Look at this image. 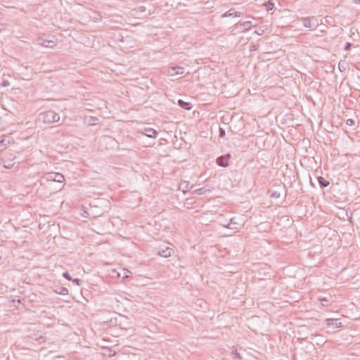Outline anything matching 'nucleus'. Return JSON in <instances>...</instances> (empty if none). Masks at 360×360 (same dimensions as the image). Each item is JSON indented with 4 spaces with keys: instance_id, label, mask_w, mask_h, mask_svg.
I'll return each mask as SVG.
<instances>
[{
    "instance_id": "1",
    "label": "nucleus",
    "mask_w": 360,
    "mask_h": 360,
    "mask_svg": "<svg viewBox=\"0 0 360 360\" xmlns=\"http://www.w3.org/2000/svg\"><path fill=\"white\" fill-rule=\"evenodd\" d=\"M39 120L44 124H53L60 120V115L53 110H48L39 114Z\"/></svg>"
},
{
    "instance_id": "2",
    "label": "nucleus",
    "mask_w": 360,
    "mask_h": 360,
    "mask_svg": "<svg viewBox=\"0 0 360 360\" xmlns=\"http://www.w3.org/2000/svg\"><path fill=\"white\" fill-rule=\"evenodd\" d=\"M44 180L62 183L65 180L64 176L60 173L50 172L46 174Z\"/></svg>"
},
{
    "instance_id": "3",
    "label": "nucleus",
    "mask_w": 360,
    "mask_h": 360,
    "mask_svg": "<svg viewBox=\"0 0 360 360\" xmlns=\"http://www.w3.org/2000/svg\"><path fill=\"white\" fill-rule=\"evenodd\" d=\"M301 20L302 22L303 25L305 27L311 28L313 27H316L318 25L317 20L315 17L312 18H302Z\"/></svg>"
},
{
    "instance_id": "4",
    "label": "nucleus",
    "mask_w": 360,
    "mask_h": 360,
    "mask_svg": "<svg viewBox=\"0 0 360 360\" xmlns=\"http://www.w3.org/2000/svg\"><path fill=\"white\" fill-rule=\"evenodd\" d=\"M231 158L230 154L221 155L217 158V163L221 167H226L229 165V159Z\"/></svg>"
},
{
    "instance_id": "5",
    "label": "nucleus",
    "mask_w": 360,
    "mask_h": 360,
    "mask_svg": "<svg viewBox=\"0 0 360 360\" xmlns=\"http://www.w3.org/2000/svg\"><path fill=\"white\" fill-rule=\"evenodd\" d=\"M37 44L41 46L47 47V48H53L56 46V42L53 40L44 39L42 38H39L37 39Z\"/></svg>"
},
{
    "instance_id": "6",
    "label": "nucleus",
    "mask_w": 360,
    "mask_h": 360,
    "mask_svg": "<svg viewBox=\"0 0 360 360\" xmlns=\"http://www.w3.org/2000/svg\"><path fill=\"white\" fill-rule=\"evenodd\" d=\"M167 73L170 76H174L177 75H182L184 73V68L182 67H171L168 69Z\"/></svg>"
},
{
    "instance_id": "7",
    "label": "nucleus",
    "mask_w": 360,
    "mask_h": 360,
    "mask_svg": "<svg viewBox=\"0 0 360 360\" xmlns=\"http://www.w3.org/2000/svg\"><path fill=\"white\" fill-rule=\"evenodd\" d=\"M173 253H174V250L172 248L166 247L165 248H163L158 252V255H160L162 257H169Z\"/></svg>"
},
{
    "instance_id": "8",
    "label": "nucleus",
    "mask_w": 360,
    "mask_h": 360,
    "mask_svg": "<svg viewBox=\"0 0 360 360\" xmlns=\"http://www.w3.org/2000/svg\"><path fill=\"white\" fill-rule=\"evenodd\" d=\"M102 141L103 143H108L110 145V147L112 148L117 144V141L110 136H104L102 138Z\"/></svg>"
},
{
    "instance_id": "9",
    "label": "nucleus",
    "mask_w": 360,
    "mask_h": 360,
    "mask_svg": "<svg viewBox=\"0 0 360 360\" xmlns=\"http://www.w3.org/2000/svg\"><path fill=\"white\" fill-rule=\"evenodd\" d=\"M178 104L181 108H182L185 110H191L193 107V105L191 103L184 101L181 99H179L178 101Z\"/></svg>"
},
{
    "instance_id": "10",
    "label": "nucleus",
    "mask_w": 360,
    "mask_h": 360,
    "mask_svg": "<svg viewBox=\"0 0 360 360\" xmlns=\"http://www.w3.org/2000/svg\"><path fill=\"white\" fill-rule=\"evenodd\" d=\"M145 131V135L150 138H155L158 135L157 131L152 128H146Z\"/></svg>"
},
{
    "instance_id": "11",
    "label": "nucleus",
    "mask_w": 360,
    "mask_h": 360,
    "mask_svg": "<svg viewBox=\"0 0 360 360\" xmlns=\"http://www.w3.org/2000/svg\"><path fill=\"white\" fill-rule=\"evenodd\" d=\"M240 16V13L235 11L234 9H230L222 15L223 18L225 17H236Z\"/></svg>"
},
{
    "instance_id": "12",
    "label": "nucleus",
    "mask_w": 360,
    "mask_h": 360,
    "mask_svg": "<svg viewBox=\"0 0 360 360\" xmlns=\"http://www.w3.org/2000/svg\"><path fill=\"white\" fill-rule=\"evenodd\" d=\"M317 180L321 188H326L330 184V182L322 176H319Z\"/></svg>"
},
{
    "instance_id": "13",
    "label": "nucleus",
    "mask_w": 360,
    "mask_h": 360,
    "mask_svg": "<svg viewBox=\"0 0 360 360\" xmlns=\"http://www.w3.org/2000/svg\"><path fill=\"white\" fill-rule=\"evenodd\" d=\"M243 27V30L241 32H245L249 30L252 27L251 21H245L240 24Z\"/></svg>"
},
{
    "instance_id": "14",
    "label": "nucleus",
    "mask_w": 360,
    "mask_h": 360,
    "mask_svg": "<svg viewBox=\"0 0 360 360\" xmlns=\"http://www.w3.org/2000/svg\"><path fill=\"white\" fill-rule=\"evenodd\" d=\"M56 292L59 295H68V290L65 287H60L58 288V290H56Z\"/></svg>"
},
{
    "instance_id": "15",
    "label": "nucleus",
    "mask_w": 360,
    "mask_h": 360,
    "mask_svg": "<svg viewBox=\"0 0 360 360\" xmlns=\"http://www.w3.org/2000/svg\"><path fill=\"white\" fill-rule=\"evenodd\" d=\"M346 63L345 61H342V60H340L338 63V68L340 70V72H344L346 70Z\"/></svg>"
},
{
    "instance_id": "16",
    "label": "nucleus",
    "mask_w": 360,
    "mask_h": 360,
    "mask_svg": "<svg viewBox=\"0 0 360 360\" xmlns=\"http://www.w3.org/2000/svg\"><path fill=\"white\" fill-rule=\"evenodd\" d=\"M265 7H266V11H271L274 8V4L272 2L271 0H269V1H267L266 4H265Z\"/></svg>"
},
{
    "instance_id": "17",
    "label": "nucleus",
    "mask_w": 360,
    "mask_h": 360,
    "mask_svg": "<svg viewBox=\"0 0 360 360\" xmlns=\"http://www.w3.org/2000/svg\"><path fill=\"white\" fill-rule=\"evenodd\" d=\"M8 143L9 142L6 143L5 139L1 140L0 141V150H5L7 148Z\"/></svg>"
},
{
    "instance_id": "18",
    "label": "nucleus",
    "mask_w": 360,
    "mask_h": 360,
    "mask_svg": "<svg viewBox=\"0 0 360 360\" xmlns=\"http://www.w3.org/2000/svg\"><path fill=\"white\" fill-rule=\"evenodd\" d=\"M319 300L323 306H328L329 304V300L326 298H320Z\"/></svg>"
},
{
    "instance_id": "19",
    "label": "nucleus",
    "mask_w": 360,
    "mask_h": 360,
    "mask_svg": "<svg viewBox=\"0 0 360 360\" xmlns=\"http://www.w3.org/2000/svg\"><path fill=\"white\" fill-rule=\"evenodd\" d=\"M233 359L234 360H239L240 358V354L237 352V351H233L232 352Z\"/></svg>"
},
{
    "instance_id": "20",
    "label": "nucleus",
    "mask_w": 360,
    "mask_h": 360,
    "mask_svg": "<svg viewBox=\"0 0 360 360\" xmlns=\"http://www.w3.org/2000/svg\"><path fill=\"white\" fill-rule=\"evenodd\" d=\"M328 321H331V323H328V325H333L334 326L335 328H338V320H334V319H328Z\"/></svg>"
},
{
    "instance_id": "21",
    "label": "nucleus",
    "mask_w": 360,
    "mask_h": 360,
    "mask_svg": "<svg viewBox=\"0 0 360 360\" xmlns=\"http://www.w3.org/2000/svg\"><path fill=\"white\" fill-rule=\"evenodd\" d=\"M63 276L68 281L72 280V277L70 276V274L68 271L64 272L63 274Z\"/></svg>"
},
{
    "instance_id": "22",
    "label": "nucleus",
    "mask_w": 360,
    "mask_h": 360,
    "mask_svg": "<svg viewBox=\"0 0 360 360\" xmlns=\"http://www.w3.org/2000/svg\"><path fill=\"white\" fill-rule=\"evenodd\" d=\"M10 85H11V84L8 80L3 79L2 83H1L2 86L8 87V86H10Z\"/></svg>"
},
{
    "instance_id": "23",
    "label": "nucleus",
    "mask_w": 360,
    "mask_h": 360,
    "mask_svg": "<svg viewBox=\"0 0 360 360\" xmlns=\"http://www.w3.org/2000/svg\"><path fill=\"white\" fill-rule=\"evenodd\" d=\"M346 124L349 126H353L355 124V122L353 119H348L347 121H346Z\"/></svg>"
},
{
    "instance_id": "24",
    "label": "nucleus",
    "mask_w": 360,
    "mask_h": 360,
    "mask_svg": "<svg viewBox=\"0 0 360 360\" xmlns=\"http://www.w3.org/2000/svg\"><path fill=\"white\" fill-rule=\"evenodd\" d=\"M71 281L77 285H80L82 283V281L79 278H72Z\"/></svg>"
},
{
    "instance_id": "25",
    "label": "nucleus",
    "mask_w": 360,
    "mask_h": 360,
    "mask_svg": "<svg viewBox=\"0 0 360 360\" xmlns=\"http://www.w3.org/2000/svg\"><path fill=\"white\" fill-rule=\"evenodd\" d=\"M194 193L198 194V195H202L204 193V188H199V189H196L194 191Z\"/></svg>"
},
{
    "instance_id": "26",
    "label": "nucleus",
    "mask_w": 360,
    "mask_h": 360,
    "mask_svg": "<svg viewBox=\"0 0 360 360\" xmlns=\"http://www.w3.org/2000/svg\"><path fill=\"white\" fill-rule=\"evenodd\" d=\"M13 163H12L11 161L7 162V164H4V167L5 168H8V169H10V168H12L13 167Z\"/></svg>"
},
{
    "instance_id": "27",
    "label": "nucleus",
    "mask_w": 360,
    "mask_h": 360,
    "mask_svg": "<svg viewBox=\"0 0 360 360\" xmlns=\"http://www.w3.org/2000/svg\"><path fill=\"white\" fill-rule=\"evenodd\" d=\"M351 46H352V44L349 42H347L345 44V50L349 51L350 49Z\"/></svg>"
},
{
    "instance_id": "28",
    "label": "nucleus",
    "mask_w": 360,
    "mask_h": 360,
    "mask_svg": "<svg viewBox=\"0 0 360 360\" xmlns=\"http://www.w3.org/2000/svg\"><path fill=\"white\" fill-rule=\"evenodd\" d=\"M225 134H226L225 130L222 128H220L219 129V136L223 137L224 136H225Z\"/></svg>"
},
{
    "instance_id": "29",
    "label": "nucleus",
    "mask_w": 360,
    "mask_h": 360,
    "mask_svg": "<svg viewBox=\"0 0 360 360\" xmlns=\"http://www.w3.org/2000/svg\"><path fill=\"white\" fill-rule=\"evenodd\" d=\"M271 196L273 198H278L280 197V193H277L276 191H274V193H271Z\"/></svg>"
},
{
    "instance_id": "30",
    "label": "nucleus",
    "mask_w": 360,
    "mask_h": 360,
    "mask_svg": "<svg viewBox=\"0 0 360 360\" xmlns=\"http://www.w3.org/2000/svg\"><path fill=\"white\" fill-rule=\"evenodd\" d=\"M352 2L355 4H360V0H352Z\"/></svg>"
},
{
    "instance_id": "31",
    "label": "nucleus",
    "mask_w": 360,
    "mask_h": 360,
    "mask_svg": "<svg viewBox=\"0 0 360 360\" xmlns=\"http://www.w3.org/2000/svg\"><path fill=\"white\" fill-rule=\"evenodd\" d=\"M255 49H256L255 47L253 46L252 48L251 49V51L252 50H255Z\"/></svg>"
},
{
    "instance_id": "32",
    "label": "nucleus",
    "mask_w": 360,
    "mask_h": 360,
    "mask_svg": "<svg viewBox=\"0 0 360 360\" xmlns=\"http://www.w3.org/2000/svg\"><path fill=\"white\" fill-rule=\"evenodd\" d=\"M255 33L258 34H261L259 32H258L257 31H255Z\"/></svg>"
},
{
    "instance_id": "33",
    "label": "nucleus",
    "mask_w": 360,
    "mask_h": 360,
    "mask_svg": "<svg viewBox=\"0 0 360 360\" xmlns=\"http://www.w3.org/2000/svg\"><path fill=\"white\" fill-rule=\"evenodd\" d=\"M1 259V256L0 255V260Z\"/></svg>"
},
{
    "instance_id": "34",
    "label": "nucleus",
    "mask_w": 360,
    "mask_h": 360,
    "mask_svg": "<svg viewBox=\"0 0 360 360\" xmlns=\"http://www.w3.org/2000/svg\"><path fill=\"white\" fill-rule=\"evenodd\" d=\"M1 120V117H0V120Z\"/></svg>"
}]
</instances>
